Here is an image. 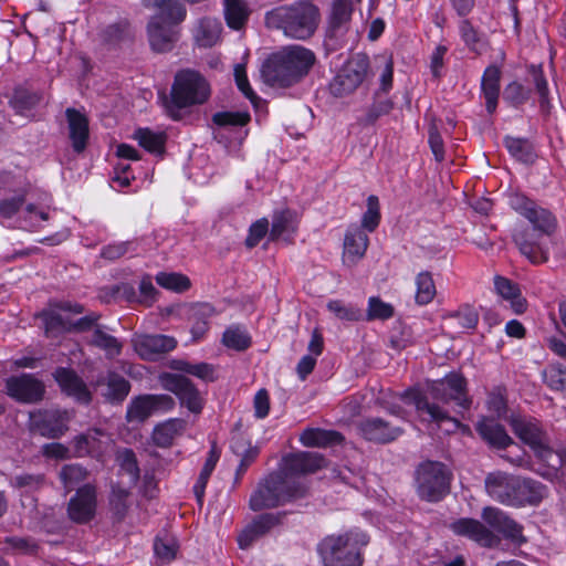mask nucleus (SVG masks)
<instances>
[{
	"label": "nucleus",
	"mask_w": 566,
	"mask_h": 566,
	"mask_svg": "<svg viewBox=\"0 0 566 566\" xmlns=\"http://www.w3.org/2000/svg\"><path fill=\"white\" fill-rule=\"evenodd\" d=\"M481 518L483 522L471 517H461L450 523L449 528L455 535L465 537L485 548H495L501 544L497 534L518 546L527 542L523 534L524 527L501 509L485 506L482 509Z\"/></svg>",
	"instance_id": "nucleus-1"
},
{
	"label": "nucleus",
	"mask_w": 566,
	"mask_h": 566,
	"mask_svg": "<svg viewBox=\"0 0 566 566\" xmlns=\"http://www.w3.org/2000/svg\"><path fill=\"white\" fill-rule=\"evenodd\" d=\"M465 379L455 373L447 375L444 378L432 381L426 392L413 395V403L421 416H427L426 420L440 424L441 422H451L453 429L460 427V421L450 416L447 406L454 401L457 406L468 409L470 400L467 397Z\"/></svg>",
	"instance_id": "nucleus-2"
},
{
	"label": "nucleus",
	"mask_w": 566,
	"mask_h": 566,
	"mask_svg": "<svg viewBox=\"0 0 566 566\" xmlns=\"http://www.w3.org/2000/svg\"><path fill=\"white\" fill-rule=\"evenodd\" d=\"M321 22V11L310 0H297L273 8L264 15L269 30L277 31L292 40L311 39Z\"/></svg>",
	"instance_id": "nucleus-3"
},
{
	"label": "nucleus",
	"mask_w": 566,
	"mask_h": 566,
	"mask_svg": "<svg viewBox=\"0 0 566 566\" xmlns=\"http://www.w3.org/2000/svg\"><path fill=\"white\" fill-rule=\"evenodd\" d=\"M315 63V54L301 45H289L271 54L262 64L261 76L270 86L290 87L301 81Z\"/></svg>",
	"instance_id": "nucleus-4"
},
{
	"label": "nucleus",
	"mask_w": 566,
	"mask_h": 566,
	"mask_svg": "<svg viewBox=\"0 0 566 566\" xmlns=\"http://www.w3.org/2000/svg\"><path fill=\"white\" fill-rule=\"evenodd\" d=\"M211 95L210 84L198 71L185 69L176 73L170 94L165 95L163 105L174 120L182 118V111L205 104Z\"/></svg>",
	"instance_id": "nucleus-5"
},
{
	"label": "nucleus",
	"mask_w": 566,
	"mask_h": 566,
	"mask_svg": "<svg viewBox=\"0 0 566 566\" xmlns=\"http://www.w3.org/2000/svg\"><path fill=\"white\" fill-rule=\"evenodd\" d=\"M307 488L295 478L287 476L282 470L269 474L251 494L249 506L259 512L284 505L287 502L306 496Z\"/></svg>",
	"instance_id": "nucleus-6"
},
{
	"label": "nucleus",
	"mask_w": 566,
	"mask_h": 566,
	"mask_svg": "<svg viewBox=\"0 0 566 566\" xmlns=\"http://www.w3.org/2000/svg\"><path fill=\"white\" fill-rule=\"evenodd\" d=\"M368 541V536L360 531L325 537L318 545L324 566H361L360 549Z\"/></svg>",
	"instance_id": "nucleus-7"
},
{
	"label": "nucleus",
	"mask_w": 566,
	"mask_h": 566,
	"mask_svg": "<svg viewBox=\"0 0 566 566\" xmlns=\"http://www.w3.org/2000/svg\"><path fill=\"white\" fill-rule=\"evenodd\" d=\"M451 480V471L439 461L421 462L415 470L416 492L426 502L436 503L449 494Z\"/></svg>",
	"instance_id": "nucleus-8"
},
{
	"label": "nucleus",
	"mask_w": 566,
	"mask_h": 566,
	"mask_svg": "<svg viewBox=\"0 0 566 566\" xmlns=\"http://www.w3.org/2000/svg\"><path fill=\"white\" fill-rule=\"evenodd\" d=\"M510 424L514 434L534 452L535 457L547 463L549 467L555 464L551 462L554 458V451L549 446L547 433L539 426L538 421L522 417H512Z\"/></svg>",
	"instance_id": "nucleus-9"
},
{
	"label": "nucleus",
	"mask_w": 566,
	"mask_h": 566,
	"mask_svg": "<svg viewBox=\"0 0 566 566\" xmlns=\"http://www.w3.org/2000/svg\"><path fill=\"white\" fill-rule=\"evenodd\" d=\"M158 380L165 390L172 392L178 398L181 407L187 408L191 413H201L205 398L188 377L180 374L161 373Z\"/></svg>",
	"instance_id": "nucleus-10"
},
{
	"label": "nucleus",
	"mask_w": 566,
	"mask_h": 566,
	"mask_svg": "<svg viewBox=\"0 0 566 566\" xmlns=\"http://www.w3.org/2000/svg\"><path fill=\"white\" fill-rule=\"evenodd\" d=\"M368 69V56L365 54H356L339 70L331 82V93L337 97L352 94L364 82Z\"/></svg>",
	"instance_id": "nucleus-11"
},
{
	"label": "nucleus",
	"mask_w": 566,
	"mask_h": 566,
	"mask_svg": "<svg viewBox=\"0 0 566 566\" xmlns=\"http://www.w3.org/2000/svg\"><path fill=\"white\" fill-rule=\"evenodd\" d=\"M509 203L512 209L530 221L534 231L546 235L554 232L556 219L547 209L537 206L533 200L518 192L510 195Z\"/></svg>",
	"instance_id": "nucleus-12"
},
{
	"label": "nucleus",
	"mask_w": 566,
	"mask_h": 566,
	"mask_svg": "<svg viewBox=\"0 0 566 566\" xmlns=\"http://www.w3.org/2000/svg\"><path fill=\"white\" fill-rule=\"evenodd\" d=\"M69 411L45 409L30 412V429L48 439H57L69 429Z\"/></svg>",
	"instance_id": "nucleus-13"
},
{
	"label": "nucleus",
	"mask_w": 566,
	"mask_h": 566,
	"mask_svg": "<svg viewBox=\"0 0 566 566\" xmlns=\"http://www.w3.org/2000/svg\"><path fill=\"white\" fill-rule=\"evenodd\" d=\"M6 392L19 402L38 403L44 398L45 385L32 374H22L6 380Z\"/></svg>",
	"instance_id": "nucleus-14"
},
{
	"label": "nucleus",
	"mask_w": 566,
	"mask_h": 566,
	"mask_svg": "<svg viewBox=\"0 0 566 566\" xmlns=\"http://www.w3.org/2000/svg\"><path fill=\"white\" fill-rule=\"evenodd\" d=\"M132 345L142 359L156 361L174 350L177 340L172 336L163 334H135L132 338Z\"/></svg>",
	"instance_id": "nucleus-15"
},
{
	"label": "nucleus",
	"mask_w": 566,
	"mask_h": 566,
	"mask_svg": "<svg viewBox=\"0 0 566 566\" xmlns=\"http://www.w3.org/2000/svg\"><path fill=\"white\" fill-rule=\"evenodd\" d=\"M175 407L169 395H143L134 398L127 407L126 418L129 422H143L156 411H167Z\"/></svg>",
	"instance_id": "nucleus-16"
},
{
	"label": "nucleus",
	"mask_w": 566,
	"mask_h": 566,
	"mask_svg": "<svg viewBox=\"0 0 566 566\" xmlns=\"http://www.w3.org/2000/svg\"><path fill=\"white\" fill-rule=\"evenodd\" d=\"M97 494L96 488L92 484H84L70 499L67 515L71 521L77 524L91 522L96 513Z\"/></svg>",
	"instance_id": "nucleus-17"
},
{
	"label": "nucleus",
	"mask_w": 566,
	"mask_h": 566,
	"mask_svg": "<svg viewBox=\"0 0 566 566\" xmlns=\"http://www.w3.org/2000/svg\"><path fill=\"white\" fill-rule=\"evenodd\" d=\"M147 34L149 45L157 53L170 52L179 40V30L154 15L148 22Z\"/></svg>",
	"instance_id": "nucleus-18"
},
{
	"label": "nucleus",
	"mask_w": 566,
	"mask_h": 566,
	"mask_svg": "<svg viewBox=\"0 0 566 566\" xmlns=\"http://www.w3.org/2000/svg\"><path fill=\"white\" fill-rule=\"evenodd\" d=\"M52 375L63 394L81 405L87 406L92 402V392L76 371L65 367H57Z\"/></svg>",
	"instance_id": "nucleus-19"
},
{
	"label": "nucleus",
	"mask_w": 566,
	"mask_h": 566,
	"mask_svg": "<svg viewBox=\"0 0 566 566\" xmlns=\"http://www.w3.org/2000/svg\"><path fill=\"white\" fill-rule=\"evenodd\" d=\"M95 390H99L106 402L122 403L130 391V384L123 376L115 371L106 375H98L92 382Z\"/></svg>",
	"instance_id": "nucleus-20"
},
{
	"label": "nucleus",
	"mask_w": 566,
	"mask_h": 566,
	"mask_svg": "<svg viewBox=\"0 0 566 566\" xmlns=\"http://www.w3.org/2000/svg\"><path fill=\"white\" fill-rule=\"evenodd\" d=\"M547 495V486L539 481L516 475L510 505H538Z\"/></svg>",
	"instance_id": "nucleus-21"
},
{
	"label": "nucleus",
	"mask_w": 566,
	"mask_h": 566,
	"mask_svg": "<svg viewBox=\"0 0 566 566\" xmlns=\"http://www.w3.org/2000/svg\"><path fill=\"white\" fill-rule=\"evenodd\" d=\"M543 235L545 234L533 229H516L513 233V241L520 252L533 264L545 263L548 260V252L541 242Z\"/></svg>",
	"instance_id": "nucleus-22"
},
{
	"label": "nucleus",
	"mask_w": 566,
	"mask_h": 566,
	"mask_svg": "<svg viewBox=\"0 0 566 566\" xmlns=\"http://www.w3.org/2000/svg\"><path fill=\"white\" fill-rule=\"evenodd\" d=\"M357 430L361 437L375 443L391 442L402 433L401 428L377 417L359 421Z\"/></svg>",
	"instance_id": "nucleus-23"
},
{
	"label": "nucleus",
	"mask_w": 566,
	"mask_h": 566,
	"mask_svg": "<svg viewBox=\"0 0 566 566\" xmlns=\"http://www.w3.org/2000/svg\"><path fill=\"white\" fill-rule=\"evenodd\" d=\"M326 459L318 452L302 451L289 454L284 458V468L282 471L287 476L310 474L326 467Z\"/></svg>",
	"instance_id": "nucleus-24"
},
{
	"label": "nucleus",
	"mask_w": 566,
	"mask_h": 566,
	"mask_svg": "<svg viewBox=\"0 0 566 566\" xmlns=\"http://www.w3.org/2000/svg\"><path fill=\"white\" fill-rule=\"evenodd\" d=\"M369 244L368 234L364 229L356 224L347 228L343 243V262L347 266H353L360 261Z\"/></svg>",
	"instance_id": "nucleus-25"
},
{
	"label": "nucleus",
	"mask_w": 566,
	"mask_h": 566,
	"mask_svg": "<svg viewBox=\"0 0 566 566\" xmlns=\"http://www.w3.org/2000/svg\"><path fill=\"white\" fill-rule=\"evenodd\" d=\"M285 513H264L256 516L239 534L238 543L243 549L250 547L254 541L269 533L273 527L280 525Z\"/></svg>",
	"instance_id": "nucleus-26"
},
{
	"label": "nucleus",
	"mask_w": 566,
	"mask_h": 566,
	"mask_svg": "<svg viewBox=\"0 0 566 566\" xmlns=\"http://www.w3.org/2000/svg\"><path fill=\"white\" fill-rule=\"evenodd\" d=\"M515 476L502 471L491 472L485 476L486 493L495 501L510 505L514 490Z\"/></svg>",
	"instance_id": "nucleus-27"
},
{
	"label": "nucleus",
	"mask_w": 566,
	"mask_h": 566,
	"mask_svg": "<svg viewBox=\"0 0 566 566\" xmlns=\"http://www.w3.org/2000/svg\"><path fill=\"white\" fill-rule=\"evenodd\" d=\"M69 126V136L74 151L82 153L88 140V118L80 111L69 107L65 111Z\"/></svg>",
	"instance_id": "nucleus-28"
},
{
	"label": "nucleus",
	"mask_w": 566,
	"mask_h": 566,
	"mask_svg": "<svg viewBox=\"0 0 566 566\" xmlns=\"http://www.w3.org/2000/svg\"><path fill=\"white\" fill-rule=\"evenodd\" d=\"M475 429L491 448L504 450L507 447L515 444L514 440L507 434L505 428L493 419H482L476 423Z\"/></svg>",
	"instance_id": "nucleus-29"
},
{
	"label": "nucleus",
	"mask_w": 566,
	"mask_h": 566,
	"mask_svg": "<svg viewBox=\"0 0 566 566\" xmlns=\"http://www.w3.org/2000/svg\"><path fill=\"white\" fill-rule=\"evenodd\" d=\"M354 11L352 0H334L328 15L329 36L336 38L344 34L350 24L352 14Z\"/></svg>",
	"instance_id": "nucleus-30"
},
{
	"label": "nucleus",
	"mask_w": 566,
	"mask_h": 566,
	"mask_svg": "<svg viewBox=\"0 0 566 566\" xmlns=\"http://www.w3.org/2000/svg\"><path fill=\"white\" fill-rule=\"evenodd\" d=\"M222 24L216 18L203 17L193 28V39L201 48L214 46L221 38Z\"/></svg>",
	"instance_id": "nucleus-31"
},
{
	"label": "nucleus",
	"mask_w": 566,
	"mask_h": 566,
	"mask_svg": "<svg viewBox=\"0 0 566 566\" xmlns=\"http://www.w3.org/2000/svg\"><path fill=\"white\" fill-rule=\"evenodd\" d=\"M344 437L335 430L322 428H306L300 436V441L307 448H326L342 443Z\"/></svg>",
	"instance_id": "nucleus-32"
},
{
	"label": "nucleus",
	"mask_w": 566,
	"mask_h": 566,
	"mask_svg": "<svg viewBox=\"0 0 566 566\" xmlns=\"http://www.w3.org/2000/svg\"><path fill=\"white\" fill-rule=\"evenodd\" d=\"M501 71L496 65L485 69L481 81V88L486 102V111L492 114L497 106L500 94Z\"/></svg>",
	"instance_id": "nucleus-33"
},
{
	"label": "nucleus",
	"mask_w": 566,
	"mask_h": 566,
	"mask_svg": "<svg viewBox=\"0 0 566 566\" xmlns=\"http://www.w3.org/2000/svg\"><path fill=\"white\" fill-rule=\"evenodd\" d=\"M185 430V421L181 419H170L155 427L153 431V441L160 448H168L172 444L176 437Z\"/></svg>",
	"instance_id": "nucleus-34"
},
{
	"label": "nucleus",
	"mask_w": 566,
	"mask_h": 566,
	"mask_svg": "<svg viewBox=\"0 0 566 566\" xmlns=\"http://www.w3.org/2000/svg\"><path fill=\"white\" fill-rule=\"evenodd\" d=\"M296 231V216L290 209L276 211L272 218L270 239L276 240L281 237H290Z\"/></svg>",
	"instance_id": "nucleus-35"
},
{
	"label": "nucleus",
	"mask_w": 566,
	"mask_h": 566,
	"mask_svg": "<svg viewBox=\"0 0 566 566\" xmlns=\"http://www.w3.org/2000/svg\"><path fill=\"white\" fill-rule=\"evenodd\" d=\"M224 18L229 28L240 30L248 22L250 10L244 0H224Z\"/></svg>",
	"instance_id": "nucleus-36"
},
{
	"label": "nucleus",
	"mask_w": 566,
	"mask_h": 566,
	"mask_svg": "<svg viewBox=\"0 0 566 566\" xmlns=\"http://www.w3.org/2000/svg\"><path fill=\"white\" fill-rule=\"evenodd\" d=\"M42 98L43 93L40 91H30L27 87H17L13 92L12 98L10 99V104L17 113L24 114L38 106Z\"/></svg>",
	"instance_id": "nucleus-37"
},
{
	"label": "nucleus",
	"mask_w": 566,
	"mask_h": 566,
	"mask_svg": "<svg viewBox=\"0 0 566 566\" xmlns=\"http://www.w3.org/2000/svg\"><path fill=\"white\" fill-rule=\"evenodd\" d=\"M504 145L511 156L524 164H532L536 158L532 143L526 138L506 136Z\"/></svg>",
	"instance_id": "nucleus-38"
},
{
	"label": "nucleus",
	"mask_w": 566,
	"mask_h": 566,
	"mask_svg": "<svg viewBox=\"0 0 566 566\" xmlns=\"http://www.w3.org/2000/svg\"><path fill=\"white\" fill-rule=\"evenodd\" d=\"M213 314V307L208 303H200L191 308V334L193 340L200 339L208 331V318Z\"/></svg>",
	"instance_id": "nucleus-39"
},
{
	"label": "nucleus",
	"mask_w": 566,
	"mask_h": 566,
	"mask_svg": "<svg viewBox=\"0 0 566 566\" xmlns=\"http://www.w3.org/2000/svg\"><path fill=\"white\" fill-rule=\"evenodd\" d=\"M157 9L160 11L159 17L167 24L177 27L187 17V9L179 0H159Z\"/></svg>",
	"instance_id": "nucleus-40"
},
{
	"label": "nucleus",
	"mask_w": 566,
	"mask_h": 566,
	"mask_svg": "<svg viewBox=\"0 0 566 566\" xmlns=\"http://www.w3.org/2000/svg\"><path fill=\"white\" fill-rule=\"evenodd\" d=\"M91 344L105 350L109 358L116 357L122 353V343L114 336L105 333L99 326H96Z\"/></svg>",
	"instance_id": "nucleus-41"
},
{
	"label": "nucleus",
	"mask_w": 566,
	"mask_h": 566,
	"mask_svg": "<svg viewBox=\"0 0 566 566\" xmlns=\"http://www.w3.org/2000/svg\"><path fill=\"white\" fill-rule=\"evenodd\" d=\"M135 138L146 150L157 155L163 154L166 140L164 133H155L149 128H139L135 132Z\"/></svg>",
	"instance_id": "nucleus-42"
},
{
	"label": "nucleus",
	"mask_w": 566,
	"mask_h": 566,
	"mask_svg": "<svg viewBox=\"0 0 566 566\" xmlns=\"http://www.w3.org/2000/svg\"><path fill=\"white\" fill-rule=\"evenodd\" d=\"M494 285L496 292L504 298L511 300L513 306L517 313H522L524 311V301L520 297L518 287L509 279L503 276H495Z\"/></svg>",
	"instance_id": "nucleus-43"
},
{
	"label": "nucleus",
	"mask_w": 566,
	"mask_h": 566,
	"mask_svg": "<svg viewBox=\"0 0 566 566\" xmlns=\"http://www.w3.org/2000/svg\"><path fill=\"white\" fill-rule=\"evenodd\" d=\"M416 302L419 305L429 304L436 296V285L430 272H420L416 277Z\"/></svg>",
	"instance_id": "nucleus-44"
},
{
	"label": "nucleus",
	"mask_w": 566,
	"mask_h": 566,
	"mask_svg": "<svg viewBox=\"0 0 566 566\" xmlns=\"http://www.w3.org/2000/svg\"><path fill=\"white\" fill-rule=\"evenodd\" d=\"M222 343L228 348H231V349H234L238 352H242L250 347L251 337L244 329H242L238 326H234V327L228 328L223 333Z\"/></svg>",
	"instance_id": "nucleus-45"
},
{
	"label": "nucleus",
	"mask_w": 566,
	"mask_h": 566,
	"mask_svg": "<svg viewBox=\"0 0 566 566\" xmlns=\"http://www.w3.org/2000/svg\"><path fill=\"white\" fill-rule=\"evenodd\" d=\"M327 308L332 312L337 318L347 322H357L364 318V313L360 308L352 305L345 304L339 300H333L327 303Z\"/></svg>",
	"instance_id": "nucleus-46"
},
{
	"label": "nucleus",
	"mask_w": 566,
	"mask_h": 566,
	"mask_svg": "<svg viewBox=\"0 0 566 566\" xmlns=\"http://www.w3.org/2000/svg\"><path fill=\"white\" fill-rule=\"evenodd\" d=\"M129 492L120 486H113L109 495V507L114 517L123 521L128 511Z\"/></svg>",
	"instance_id": "nucleus-47"
},
{
	"label": "nucleus",
	"mask_w": 566,
	"mask_h": 566,
	"mask_svg": "<svg viewBox=\"0 0 566 566\" xmlns=\"http://www.w3.org/2000/svg\"><path fill=\"white\" fill-rule=\"evenodd\" d=\"M544 382L553 390H566V367L555 364L549 365L542 373Z\"/></svg>",
	"instance_id": "nucleus-48"
},
{
	"label": "nucleus",
	"mask_w": 566,
	"mask_h": 566,
	"mask_svg": "<svg viewBox=\"0 0 566 566\" xmlns=\"http://www.w3.org/2000/svg\"><path fill=\"white\" fill-rule=\"evenodd\" d=\"M156 282L167 290L175 292H184L190 287V280L180 273L160 272L156 276Z\"/></svg>",
	"instance_id": "nucleus-49"
},
{
	"label": "nucleus",
	"mask_w": 566,
	"mask_h": 566,
	"mask_svg": "<svg viewBox=\"0 0 566 566\" xmlns=\"http://www.w3.org/2000/svg\"><path fill=\"white\" fill-rule=\"evenodd\" d=\"M59 476L64 486L71 491L76 484L86 479L87 470L80 464H66L61 469Z\"/></svg>",
	"instance_id": "nucleus-50"
},
{
	"label": "nucleus",
	"mask_w": 566,
	"mask_h": 566,
	"mask_svg": "<svg viewBox=\"0 0 566 566\" xmlns=\"http://www.w3.org/2000/svg\"><path fill=\"white\" fill-rule=\"evenodd\" d=\"M394 306L385 303L379 297L373 296L368 300L366 321H385L394 316Z\"/></svg>",
	"instance_id": "nucleus-51"
},
{
	"label": "nucleus",
	"mask_w": 566,
	"mask_h": 566,
	"mask_svg": "<svg viewBox=\"0 0 566 566\" xmlns=\"http://www.w3.org/2000/svg\"><path fill=\"white\" fill-rule=\"evenodd\" d=\"M116 461L118 462L122 470L130 475L133 482H137L139 479V468L136 459V454L132 449L124 448L119 449L116 453Z\"/></svg>",
	"instance_id": "nucleus-52"
},
{
	"label": "nucleus",
	"mask_w": 566,
	"mask_h": 566,
	"mask_svg": "<svg viewBox=\"0 0 566 566\" xmlns=\"http://www.w3.org/2000/svg\"><path fill=\"white\" fill-rule=\"evenodd\" d=\"M380 221L379 201L374 195L367 199V210L361 218V229L364 231L373 232L376 230Z\"/></svg>",
	"instance_id": "nucleus-53"
},
{
	"label": "nucleus",
	"mask_w": 566,
	"mask_h": 566,
	"mask_svg": "<svg viewBox=\"0 0 566 566\" xmlns=\"http://www.w3.org/2000/svg\"><path fill=\"white\" fill-rule=\"evenodd\" d=\"M6 549L14 554L33 555L38 551L36 542L31 537L9 536L6 537Z\"/></svg>",
	"instance_id": "nucleus-54"
},
{
	"label": "nucleus",
	"mask_w": 566,
	"mask_h": 566,
	"mask_svg": "<svg viewBox=\"0 0 566 566\" xmlns=\"http://www.w3.org/2000/svg\"><path fill=\"white\" fill-rule=\"evenodd\" d=\"M212 122L221 127H241L250 122V114L247 112H218L213 114Z\"/></svg>",
	"instance_id": "nucleus-55"
},
{
	"label": "nucleus",
	"mask_w": 566,
	"mask_h": 566,
	"mask_svg": "<svg viewBox=\"0 0 566 566\" xmlns=\"http://www.w3.org/2000/svg\"><path fill=\"white\" fill-rule=\"evenodd\" d=\"M379 96V92L376 93ZM394 107V103L389 98L377 99L368 108L366 116L363 119L365 125L374 124L380 116L388 114Z\"/></svg>",
	"instance_id": "nucleus-56"
},
{
	"label": "nucleus",
	"mask_w": 566,
	"mask_h": 566,
	"mask_svg": "<svg viewBox=\"0 0 566 566\" xmlns=\"http://www.w3.org/2000/svg\"><path fill=\"white\" fill-rule=\"evenodd\" d=\"M129 35V23L126 21H119L111 24L103 31V39L109 44H116L127 39Z\"/></svg>",
	"instance_id": "nucleus-57"
},
{
	"label": "nucleus",
	"mask_w": 566,
	"mask_h": 566,
	"mask_svg": "<svg viewBox=\"0 0 566 566\" xmlns=\"http://www.w3.org/2000/svg\"><path fill=\"white\" fill-rule=\"evenodd\" d=\"M44 483V475L22 473L15 475L11 480V485L18 489H23L27 492L35 491L40 489Z\"/></svg>",
	"instance_id": "nucleus-58"
},
{
	"label": "nucleus",
	"mask_w": 566,
	"mask_h": 566,
	"mask_svg": "<svg viewBox=\"0 0 566 566\" xmlns=\"http://www.w3.org/2000/svg\"><path fill=\"white\" fill-rule=\"evenodd\" d=\"M450 317L458 319V324L462 328L473 329L478 325L479 322V313L478 311L470 306L463 305L458 311L452 313Z\"/></svg>",
	"instance_id": "nucleus-59"
},
{
	"label": "nucleus",
	"mask_w": 566,
	"mask_h": 566,
	"mask_svg": "<svg viewBox=\"0 0 566 566\" xmlns=\"http://www.w3.org/2000/svg\"><path fill=\"white\" fill-rule=\"evenodd\" d=\"M230 448L232 452L240 458H247L253 453V457H258L259 449L252 447L251 442L245 439L241 433H234L231 438Z\"/></svg>",
	"instance_id": "nucleus-60"
},
{
	"label": "nucleus",
	"mask_w": 566,
	"mask_h": 566,
	"mask_svg": "<svg viewBox=\"0 0 566 566\" xmlns=\"http://www.w3.org/2000/svg\"><path fill=\"white\" fill-rule=\"evenodd\" d=\"M532 75L534 80V84L536 91L539 95V104L542 109L548 112L549 111V102H548V88L547 82L543 76L542 70L539 67L532 66Z\"/></svg>",
	"instance_id": "nucleus-61"
},
{
	"label": "nucleus",
	"mask_w": 566,
	"mask_h": 566,
	"mask_svg": "<svg viewBox=\"0 0 566 566\" xmlns=\"http://www.w3.org/2000/svg\"><path fill=\"white\" fill-rule=\"evenodd\" d=\"M177 547V543L174 538H157L154 544L156 555L167 562L175 558Z\"/></svg>",
	"instance_id": "nucleus-62"
},
{
	"label": "nucleus",
	"mask_w": 566,
	"mask_h": 566,
	"mask_svg": "<svg viewBox=\"0 0 566 566\" xmlns=\"http://www.w3.org/2000/svg\"><path fill=\"white\" fill-rule=\"evenodd\" d=\"M269 232V221L263 218L254 222L249 230V235L245 239L248 248H254Z\"/></svg>",
	"instance_id": "nucleus-63"
},
{
	"label": "nucleus",
	"mask_w": 566,
	"mask_h": 566,
	"mask_svg": "<svg viewBox=\"0 0 566 566\" xmlns=\"http://www.w3.org/2000/svg\"><path fill=\"white\" fill-rule=\"evenodd\" d=\"M234 78H235L237 86L242 92V94L247 98H249L251 102L256 101L258 96L255 95V93L253 92V90L251 88V86L249 84L244 64L235 65Z\"/></svg>",
	"instance_id": "nucleus-64"
}]
</instances>
